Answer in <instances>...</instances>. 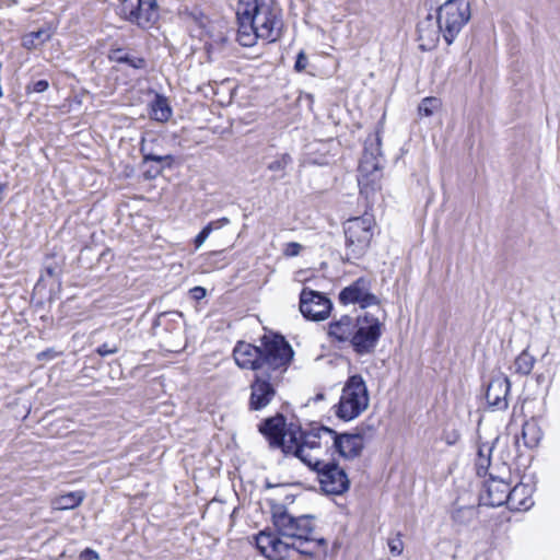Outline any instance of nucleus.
Masks as SVG:
<instances>
[{"label":"nucleus","instance_id":"obj_43","mask_svg":"<svg viewBox=\"0 0 560 560\" xmlns=\"http://www.w3.org/2000/svg\"><path fill=\"white\" fill-rule=\"evenodd\" d=\"M192 293L196 299H201L206 295V290L202 287H195Z\"/></svg>","mask_w":560,"mask_h":560},{"label":"nucleus","instance_id":"obj_5","mask_svg":"<svg viewBox=\"0 0 560 560\" xmlns=\"http://www.w3.org/2000/svg\"><path fill=\"white\" fill-rule=\"evenodd\" d=\"M324 457L325 454L316 455L307 448L299 459L317 474L319 487L326 494L341 495L349 490L350 479L345 469Z\"/></svg>","mask_w":560,"mask_h":560},{"label":"nucleus","instance_id":"obj_42","mask_svg":"<svg viewBox=\"0 0 560 560\" xmlns=\"http://www.w3.org/2000/svg\"><path fill=\"white\" fill-rule=\"evenodd\" d=\"M91 558H97V553L91 549H86L81 553L82 560H90Z\"/></svg>","mask_w":560,"mask_h":560},{"label":"nucleus","instance_id":"obj_11","mask_svg":"<svg viewBox=\"0 0 560 560\" xmlns=\"http://www.w3.org/2000/svg\"><path fill=\"white\" fill-rule=\"evenodd\" d=\"M436 18L443 31V39L451 45L471 18L470 4L467 0H446L439 7Z\"/></svg>","mask_w":560,"mask_h":560},{"label":"nucleus","instance_id":"obj_24","mask_svg":"<svg viewBox=\"0 0 560 560\" xmlns=\"http://www.w3.org/2000/svg\"><path fill=\"white\" fill-rule=\"evenodd\" d=\"M541 435V430L535 420L524 422L521 438L525 447L533 448L537 446Z\"/></svg>","mask_w":560,"mask_h":560},{"label":"nucleus","instance_id":"obj_10","mask_svg":"<svg viewBox=\"0 0 560 560\" xmlns=\"http://www.w3.org/2000/svg\"><path fill=\"white\" fill-rule=\"evenodd\" d=\"M289 365L285 364L267 372H258L254 375L249 385L248 409L250 411H260L271 404L276 398L277 387L282 382Z\"/></svg>","mask_w":560,"mask_h":560},{"label":"nucleus","instance_id":"obj_44","mask_svg":"<svg viewBox=\"0 0 560 560\" xmlns=\"http://www.w3.org/2000/svg\"><path fill=\"white\" fill-rule=\"evenodd\" d=\"M525 492H526V490L524 492H520L517 494V500L523 501V500L527 499V497H524ZM528 500H530V498H528ZM529 502L532 503V501H529Z\"/></svg>","mask_w":560,"mask_h":560},{"label":"nucleus","instance_id":"obj_23","mask_svg":"<svg viewBox=\"0 0 560 560\" xmlns=\"http://www.w3.org/2000/svg\"><path fill=\"white\" fill-rule=\"evenodd\" d=\"M172 116V108L165 96L156 94L150 104V117L153 120L165 122Z\"/></svg>","mask_w":560,"mask_h":560},{"label":"nucleus","instance_id":"obj_45","mask_svg":"<svg viewBox=\"0 0 560 560\" xmlns=\"http://www.w3.org/2000/svg\"><path fill=\"white\" fill-rule=\"evenodd\" d=\"M46 271L49 276H54L55 275V268L51 267V266H47L46 267Z\"/></svg>","mask_w":560,"mask_h":560},{"label":"nucleus","instance_id":"obj_7","mask_svg":"<svg viewBox=\"0 0 560 560\" xmlns=\"http://www.w3.org/2000/svg\"><path fill=\"white\" fill-rule=\"evenodd\" d=\"M255 540L260 553L270 560H284L290 556L292 550L304 556H313L315 548L310 546L311 542H315L317 546L325 544V539H314L312 536L311 539H294L288 541L278 537L275 533L267 530L260 532L255 537Z\"/></svg>","mask_w":560,"mask_h":560},{"label":"nucleus","instance_id":"obj_3","mask_svg":"<svg viewBox=\"0 0 560 560\" xmlns=\"http://www.w3.org/2000/svg\"><path fill=\"white\" fill-rule=\"evenodd\" d=\"M305 447L317 455L323 453L327 455L328 451L335 448L341 457L354 459L359 457L364 448V438L360 433L338 434L335 430L327 427H314L308 430Z\"/></svg>","mask_w":560,"mask_h":560},{"label":"nucleus","instance_id":"obj_14","mask_svg":"<svg viewBox=\"0 0 560 560\" xmlns=\"http://www.w3.org/2000/svg\"><path fill=\"white\" fill-rule=\"evenodd\" d=\"M119 15L141 28H150L159 19L156 0H121Z\"/></svg>","mask_w":560,"mask_h":560},{"label":"nucleus","instance_id":"obj_31","mask_svg":"<svg viewBox=\"0 0 560 560\" xmlns=\"http://www.w3.org/2000/svg\"><path fill=\"white\" fill-rule=\"evenodd\" d=\"M440 106L441 101L438 97H425L419 104L418 112L420 116L430 117L440 108Z\"/></svg>","mask_w":560,"mask_h":560},{"label":"nucleus","instance_id":"obj_46","mask_svg":"<svg viewBox=\"0 0 560 560\" xmlns=\"http://www.w3.org/2000/svg\"><path fill=\"white\" fill-rule=\"evenodd\" d=\"M503 469H504L505 474L510 475V470L505 465H503Z\"/></svg>","mask_w":560,"mask_h":560},{"label":"nucleus","instance_id":"obj_32","mask_svg":"<svg viewBox=\"0 0 560 560\" xmlns=\"http://www.w3.org/2000/svg\"><path fill=\"white\" fill-rule=\"evenodd\" d=\"M140 152L143 155L144 162L152 161V162H158V163H164V165H162V168L165 166L170 167L174 161V158L171 154L158 155V154L149 152L147 150V145L144 144V141H142V143H141Z\"/></svg>","mask_w":560,"mask_h":560},{"label":"nucleus","instance_id":"obj_26","mask_svg":"<svg viewBox=\"0 0 560 560\" xmlns=\"http://www.w3.org/2000/svg\"><path fill=\"white\" fill-rule=\"evenodd\" d=\"M83 499L84 494L80 491L69 492L57 498L54 502V505L57 510H71L79 506Z\"/></svg>","mask_w":560,"mask_h":560},{"label":"nucleus","instance_id":"obj_8","mask_svg":"<svg viewBox=\"0 0 560 560\" xmlns=\"http://www.w3.org/2000/svg\"><path fill=\"white\" fill-rule=\"evenodd\" d=\"M526 489L523 485L511 488L503 476H497L491 470L489 471V479L485 483L481 501L485 505L492 508L506 504L511 510H527L530 506L529 500H517V494Z\"/></svg>","mask_w":560,"mask_h":560},{"label":"nucleus","instance_id":"obj_12","mask_svg":"<svg viewBox=\"0 0 560 560\" xmlns=\"http://www.w3.org/2000/svg\"><path fill=\"white\" fill-rule=\"evenodd\" d=\"M312 515L294 516L285 506L277 505L272 510V521L277 528V536L284 540L311 539L314 532Z\"/></svg>","mask_w":560,"mask_h":560},{"label":"nucleus","instance_id":"obj_9","mask_svg":"<svg viewBox=\"0 0 560 560\" xmlns=\"http://www.w3.org/2000/svg\"><path fill=\"white\" fill-rule=\"evenodd\" d=\"M369 404L366 383L360 374H354L345 383L336 413L340 419L349 421L366 410Z\"/></svg>","mask_w":560,"mask_h":560},{"label":"nucleus","instance_id":"obj_36","mask_svg":"<svg viewBox=\"0 0 560 560\" xmlns=\"http://www.w3.org/2000/svg\"><path fill=\"white\" fill-rule=\"evenodd\" d=\"M459 438H460V434L456 429L443 431L442 440L445 441V443L447 445L456 444L458 442Z\"/></svg>","mask_w":560,"mask_h":560},{"label":"nucleus","instance_id":"obj_37","mask_svg":"<svg viewBox=\"0 0 560 560\" xmlns=\"http://www.w3.org/2000/svg\"><path fill=\"white\" fill-rule=\"evenodd\" d=\"M118 350L119 349L116 345L110 346L109 343H103L96 349V352L101 357H106V355L114 354V353L118 352Z\"/></svg>","mask_w":560,"mask_h":560},{"label":"nucleus","instance_id":"obj_41","mask_svg":"<svg viewBox=\"0 0 560 560\" xmlns=\"http://www.w3.org/2000/svg\"><path fill=\"white\" fill-rule=\"evenodd\" d=\"M57 355V352L52 349H48L45 351H42L37 354V358L39 360H50L54 359Z\"/></svg>","mask_w":560,"mask_h":560},{"label":"nucleus","instance_id":"obj_18","mask_svg":"<svg viewBox=\"0 0 560 560\" xmlns=\"http://www.w3.org/2000/svg\"><path fill=\"white\" fill-rule=\"evenodd\" d=\"M417 31L419 47L424 51L433 49L440 42V37H443L438 18L431 14L419 22Z\"/></svg>","mask_w":560,"mask_h":560},{"label":"nucleus","instance_id":"obj_15","mask_svg":"<svg viewBox=\"0 0 560 560\" xmlns=\"http://www.w3.org/2000/svg\"><path fill=\"white\" fill-rule=\"evenodd\" d=\"M300 312L308 320L322 322L329 317L332 303L322 292L303 288L300 293Z\"/></svg>","mask_w":560,"mask_h":560},{"label":"nucleus","instance_id":"obj_25","mask_svg":"<svg viewBox=\"0 0 560 560\" xmlns=\"http://www.w3.org/2000/svg\"><path fill=\"white\" fill-rule=\"evenodd\" d=\"M50 37L51 33L49 28H40L25 34L22 37V46L27 50L36 49L49 40Z\"/></svg>","mask_w":560,"mask_h":560},{"label":"nucleus","instance_id":"obj_21","mask_svg":"<svg viewBox=\"0 0 560 560\" xmlns=\"http://www.w3.org/2000/svg\"><path fill=\"white\" fill-rule=\"evenodd\" d=\"M183 318V313L178 311L162 312L156 316L153 328L156 330V334H160L159 329L171 334H179Z\"/></svg>","mask_w":560,"mask_h":560},{"label":"nucleus","instance_id":"obj_4","mask_svg":"<svg viewBox=\"0 0 560 560\" xmlns=\"http://www.w3.org/2000/svg\"><path fill=\"white\" fill-rule=\"evenodd\" d=\"M259 432L268 440L271 448H281L284 454L300 458L308 447H305L308 430L290 424L287 428L285 418L277 415L266 419L259 425Z\"/></svg>","mask_w":560,"mask_h":560},{"label":"nucleus","instance_id":"obj_20","mask_svg":"<svg viewBox=\"0 0 560 560\" xmlns=\"http://www.w3.org/2000/svg\"><path fill=\"white\" fill-rule=\"evenodd\" d=\"M357 327V316L341 315L328 325V336L338 342H350Z\"/></svg>","mask_w":560,"mask_h":560},{"label":"nucleus","instance_id":"obj_19","mask_svg":"<svg viewBox=\"0 0 560 560\" xmlns=\"http://www.w3.org/2000/svg\"><path fill=\"white\" fill-rule=\"evenodd\" d=\"M511 383L504 375L493 377L488 384L486 399L488 405L495 410H505L508 408V395Z\"/></svg>","mask_w":560,"mask_h":560},{"label":"nucleus","instance_id":"obj_28","mask_svg":"<svg viewBox=\"0 0 560 560\" xmlns=\"http://www.w3.org/2000/svg\"><path fill=\"white\" fill-rule=\"evenodd\" d=\"M490 454H491V447L488 445H482L478 450V458L476 460V469L477 474L479 476L481 475H489V471H491V464H490Z\"/></svg>","mask_w":560,"mask_h":560},{"label":"nucleus","instance_id":"obj_2","mask_svg":"<svg viewBox=\"0 0 560 560\" xmlns=\"http://www.w3.org/2000/svg\"><path fill=\"white\" fill-rule=\"evenodd\" d=\"M293 355L292 347L280 335H264L259 346L238 341L233 350L237 366L255 374L290 364Z\"/></svg>","mask_w":560,"mask_h":560},{"label":"nucleus","instance_id":"obj_35","mask_svg":"<svg viewBox=\"0 0 560 560\" xmlns=\"http://www.w3.org/2000/svg\"><path fill=\"white\" fill-rule=\"evenodd\" d=\"M230 224V219L226 217L209 222L203 229L211 234L213 231L220 230Z\"/></svg>","mask_w":560,"mask_h":560},{"label":"nucleus","instance_id":"obj_29","mask_svg":"<svg viewBox=\"0 0 560 560\" xmlns=\"http://www.w3.org/2000/svg\"><path fill=\"white\" fill-rule=\"evenodd\" d=\"M228 38L222 33L212 36L210 40L205 43V49L209 55V58L217 55L220 51H225L228 48Z\"/></svg>","mask_w":560,"mask_h":560},{"label":"nucleus","instance_id":"obj_40","mask_svg":"<svg viewBox=\"0 0 560 560\" xmlns=\"http://www.w3.org/2000/svg\"><path fill=\"white\" fill-rule=\"evenodd\" d=\"M301 248H302V246L299 243H290L288 245V249H287L285 254L288 256H296V255H299Z\"/></svg>","mask_w":560,"mask_h":560},{"label":"nucleus","instance_id":"obj_17","mask_svg":"<svg viewBox=\"0 0 560 560\" xmlns=\"http://www.w3.org/2000/svg\"><path fill=\"white\" fill-rule=\"evenodd\" d=\"M339 300L343 304L358 303L362 308L378 303L377 296L370 292V281L365 278H359L352 284L342 289L339 293Z\"/></svg>","mask_w":560,"mask_h":560},{"label":"nucleus","instance_id":"obj_22","mask_svg":"<svg viewBox=\"0 0 560 560\" xmlns=\"http://www.w3.org/2000/svg\"><path fill=\"white\" fill-rule=\"evenodd\" d=\"M108 59L112 62L125 63L133 69H142L147 62L144 58L129 54L124 48H112L108 54Z\"/></svg>","mask_w":560,"mask_h":560},{"label":"nucleus","instance_id":"obj_6","mask_svg":"<svg viewBox=\"0 0 560 560\" xmlns=\"http://www.w3.org/2000/svg\"><path fill=\"white\" fill-rule=\"evenodd\" d=\"M374 228L375 220L368 213L350 218L343 223L345 259L348 262H353L366 254L374 236Z\"/></svg>","mask_w":560,"mask_h":560},{"label":"nucleus","instance_id":"obj_27","mask_svg":"<svg viewBox=\"0 0 560 560\" xmlns=\"http://www.w3.org/2000/svg\"><path fill=\"white\" fill-rule=\"evenodd\" d=\"M292 162V156L289 153H281L268 163L267 168L277 174L278 178H283L285 176L287 167L291 165Z\"/></svg>","mask_w":560,"mask_h":560},{"label":"nucleus","instance_id":"obj_38","mask_svg":"<svg viewBox=\"0 0 560 560\" xmlns=\"http://www.w3.org/2000/svg\"><path fill=\"white\" fill-rule=\"evenodd\" d=\"M306 67H307V57H306L304 51H300L298 54V57H296V60H295L294 69L298 72H302L303 70L306 69Z\"/></svg>","mask_w":560,"mask_h":560},{"label":"nucleus","instance_id":"obj_30","mask_svg":"<svg viewBox=\"0 0 560 560\" xmlns=\"http://www.w3.org/2000/svg\"><path fill=\"white\" fill-rule=\"evenodd\" d=\"M535 364V358L524 350L514 362L515 371L522 375H528Z\"/></svg>","mask_w":560,"mask_h":560},{"label":"nucleus","instance_id":"obj_33","mask_svg":"<svg viewBox=\"0 0 560 560\" xmlns=\"http://www.w3.org/2000/svg\"><path fill=\"white\" fill-rule=\"evenodd\" d=\"M387 545L393 556H400L402 553L404 542L400 538V534H397L395 537L389 538Z\"/></svg>","mask_w":560,"mask_h":560},{"label":"nucleus","instance_id":"obj_16","mask_svg":"<svg viewBox=\"0 0 560 560\" xmlns=\"http://www.w3.org/2000/svg\"><path fill=\"white\" fill-rule=\"evenodd\" d=\"M382 165L381 136L380 132H375L365 140L363 155L359 164L360 176L362 178L372 177V180H374Z\"/></svg>","mask_w":560,"mask_h":560},{"label":"nucleus","instance_id":"obj_1","mask_svg":"<svg viewBox=\"0 0 560 560\" xmlns=\"http://www.w3.org/2000/svg\"><path fill=\"white\" fill-rule=\"evenodd\" d=\"M238 30L236 40L244 47H253L257 39L275 43L281 37L283 22L280 9L259 0L237 2Z\"/></svg>","mask_w":560,"mask_h":560},{"label":"nucleus","instance_id":"obj_13","mask_svg":"<svg viewBox=\"0 0 560 560\" xmlns=\"http://www.w3.org/2000/svg\"><path fill=\"white\" fill-rule=\"evenodd\" d=\"M382 328L381 320L369 313L357 316V327L350 341L353 351L359 355L373 353L382 336Z\"/></svg>","mask_w":560,"mask_h":560},{"label":"nucleus","instance_id":"obj_39","mask_svg":"<svg viewBox=\"0 0 560 560\" xmlns=\"http://www.w3.org/2000/svg\"><path fill=\"white\" fill-rule=\"evenodd\" d=\"M209 233L202 229L198 234L197 236L195 237V247L198 249L202 246V244L206 242V240L209 237Z\"/></svg>","mask_w":560,"mask_h":560},{"label":"nucleus","instance_id":"obj_34","mask_svg":"<svg viewBox=\"0 0 560 560\" xmlns=\"http://www.w3.org/2000/svg\"><path fill=\"white\" fill-rule=\"evenodd\" d=\"M49 88L47 80H38L26 85V93H43Z\"/></svg>","mask_w":560,"mask_h":560}]
</instances>
